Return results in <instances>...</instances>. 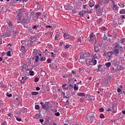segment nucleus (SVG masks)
<instances>
[{
    "label": "nucleus",
    "instance_id": "nucleus-1",
    "mask_svg": "<svg viewBox=\"0 0 125 125\" xmlns=\"http://www.w3.org/2000/svg\"><path fill=\"white\" fill-rule=\"evenodd\" d=\"M40 104L42 106V109H43L44 110H48V109L51 107L49 102H45V104L43 102H41Z\"/></svg>",
    "mask_w": 125,
    "mask_h": 125
},
{
    "label": "nucleus",
    "instance_id": "nucleus-2",
    "mask_svg": "<svg viewBox=\"0 0 125 125\" xmlns=\"http://www.w3.org/2000/svg\"><path fill=\"white\" fill-rule=\"evenodd\" d=\"M89 38V42H91V43H93V42H97V41H96V37L94 35V33H91L90 35Z\"/></svg>",
    "mask_w": 125,
    "mask_h": 125
},
{
    "label": "nucleus",
    "instance_id": "nucleus-3",
    "mask_svg": "<svg viewBox=\"0 0 125 125\" xmlns=\"http://www.w3.org/2000/svg\"><path fill=\"white\" fill-rule=\"evenodd\" d=\"M94 50L96 53L99 52L100 51V48H101V47L100 45H98L97 42H94Z\"/></svg>",
    "mask_w": 125,
    "mask_h": 125
},
{
    "label": "nucleus",
    "instance_id": "nucleus-4",
    "mask_svg": "<svg viewBox=\"0 0 125 125\" xmlns=\"http://www.w3.org/2000/svg\"><path fill=\"white\" fill-rule=\"evenodd\" d=\"M33 56H42V52H40L39 50L35 49L33 52Z\"/></svg>",
    "mask_w": 125,
    "mask_h": 125
},
{
    "label": "nucleus",
    "instance_id": "nucleus-5",
    "mask_svg": "<svg viewBox=\"0 0 125 125\" xmlns=\"http://www.w3.org/2000/svg\"><path fill=\"white\" fill-rule=\"evenodd\" d=\"M104 11H103V8H99L98 10L96 11V13L98 15V16H102L103 15V13Z\"/></svg>",
    "mask_w": 125,
    "mask_h": 125
},
{
    "label": "nucleus",
    "instance_id": "nucleus-6",
    "mask_svg": "<svg viewBox=\"0 0 125 125\" xmlns=\"http://www.w3.org/2000/svg\"><path fill=\"white\" fill-rule=\"evenodd\" d=\"M89 65L90 66H92V65H96L97 64V61L96 60L92 59L91 61H89L88 62Z\"/></svg>",
    "mask_w": 125,
    "mask_h": 125
},
{
    "label": "nucleus",
    "instance_id": "nucleus-7",
    "mask_svg": "<svg viewBox=\"0 0 125 125\" xmlns=\"http://www.w3.org/2000/svg\"><path fill=\"white\" fill-rule=\"evenodd\" d=\"M72 36L70 34H67L66 33H64L63 34V38L65 40H71Z\"/></svg>",
    "mask_w": 125,
    "mask_h": 125
},
{
    "label": "nucleus",
    "instance_id": "nucleus-8",
    "mask_svg": "<svg viewBox=\"0 0 125 125\" xmlns=\"http://www.w3.org/2000/svg\"><path fill=\"white\" fill-rule=\"evenodd\" d=\"M113 54H114V52H113L112 51H110L107 52V55L108 58H109L108 59V60H110V59H111V58H112L111 56Z\"/></svg>",
    "mask_w": 125,
    "mask_h": 125
},
{
    "label": "nucleus",
    "instance_id": "nucleus-9",
    "mask_svg": "<svg viewBox=\"0 0 125 125\" xmlns=\"http://www.w3.org/2000/svg\"><path fill=\"white\" fill-rule=\"evenodd\" d=\"M61 94L63 96V98H66V99H69V98H70V96L68 95V94L66 96L65 92H61Z\"/></svg>",
    "mask_w": 125,
    "mask_h": 125
},
{
    "label": "nucleus",
    "instance_id": "nucleus-10",
    "mask_svg": "<svg viewBox=\"0 0 125 125\" xmlns=\"http://www.w3.org/2000/svg\"><path fill=\"white\" fill-rule=\"evenodd\" d=\"M94 1L91 0L89 2V7H93V6L94 5Z\"/></svg>",
    "mask_w": 125,
    "mask_h": 125
},
{
    "label": "nucleus",
    "instance_id": "nucleus-11",
    "mask_svg": "<svg viewBox=\"0 0 125 125\" xmlns=\"http://www.w3.org/2000/svg\"><path fill=\"white\" fill-rule=\"evenodd\" d=\"M112 52H113V54H116V55H118L120 52V50H119V49H114L112 50Z\"/></svg>",
    "mask_w": 125,
    "mask_h": 125
},
{
    "label": "nucleus",
    "instance_id": "nucleus-12",
    "mask_svg": "<svg viewBox=\"0 0 125 125\" xmlns=\"http://www.w3.org/2000/svg\"><path fill=\"white\" fill-rule=\"evenodd\" d=\"M80 58H81L82 59H85L84 52H80Z\"/></svg>",
    "mask_w": 125,
    "mask_h": 125
},
{
    "label": "nucleus",
    "instance_id": "nucleus-13",
    "mask_svg": "<svg viewBox=\"0 0 125 125\" xmlns=\"http://www.w3.org/2000/svg\"><path fill=\"white\" fill-rule=\"evenodd\" d=\"M86 13V11H85V10H82V11L79 12V15H80V16L83 17Z\"/></svg>",
    "mask_w": 125,
    "mask_h": 125
},
{
    "label": "nucleus",
    "instance_id": "nucleus-14",
    "mask_svg": "<svg viewBox=\"0 0 125 125\" xmlns=\"http://www.w3.org/2000/svg\"><path fill=\"white\" fill-rule=\"evenodd\" d=\"M21 23H22L23 25H25L27 23V20H26L24 18H22Z\"/></svg>",
    "mask_w": 125,
    "mask_h": 125
},
{
    "label": "nucleus",
    "instance_id": "nucleus-15",
    "mask_svg": "<svg viewBox=\"0 0 125 125\" xmlns=\"http://www.w3.org/2000/svg\"><path fill=\"white\" fill-rule=\"evenodd\" d=\"M28 79V77L24 76L22 78L21 81V83H25L26 80Z\"/></svg>",
    "mask_w": 125,
    "mask_h": 125
},
{
    "label": "nucleus",
    "instance_id": "nucleus-16",
    "mask_svg": "<svg viewBox=\"0 0 125 125\" xmlns=\"http://www.w3.org/2000/svg\"><path fill=\"white\" fill-rule=\"evenodd\" d=\"M112 113H113V114H116V113H117V110H117V106H112Z\"/></svg>",
    "mask_w": 125,
    "mask_h": 125
},
{
    "label": "nucleus",
    "instance_id": "nucleus-17",
    "mask_svg": "<svg viewBox=\"0 0 125 125\" xmlns=\"http://www.w3.org/2000/svg\"><path fill=\"white\" fill-rule=\"evenodd\" d=\"M101 67H102V65L99 64L98 68L97 69V72H102V71H103V69Z\"/></svg>",
    "mask_w": 125,
    "mask_h": 125
},
{
    "label": "nucleus",
    "instance_id": "nucleus-18",
    "mask_svg": "<svg viewBox=\"0 0 125 125\" xmlns=\"http://www.w3.org/2000/svg\"><path fill=\"white\" fill-rule=\"evenodd\" d=\"M21 50L22 52H23V53H26V52H27V50L25 49V46H21Z\"/></svg>",
    "mask_w": 125,
    "mask_h": 125
},
{
    "label": "nucleus",
    "instance_id": "nucleus-19",
    "mask_svg": "<svg viewBox=\"0 0 125 125\" xmlns=\"http://www.w3.org/2000/svg\"><path fill=\"white\" fill-rule=\"evenodd\" d=\"M65 10H71V5L68 4L64 6Z\"/></svg>",
    "mask_w": 125,
    "mask_h": 125
},
{
    "label": "nucleus",
    "instance_id": "nucleus-20",
    "mask_svg": "<svg viewBox=\"0 0 125 125\" xmlns=\"http://www.w3.org/2000/svg\"><path fill=\"white\" fill-rule=\"evenodd\" d=\"M35 15L36 16V19H39V16H41V15H42V13L40 12H37Z\"/></svg>",
    "mask_w": 125,
    "mask_h": 125
},
{
    "label": "nucleus",
    "instance_id": "nucleus-21",
    "mask_svg": "<svg viewBox=\"0 0 125 125\" xmlns=\"http://www.w3.org/2000/svg\"><path fill=\"white\" fill-rule=\"evenodd\" d=\"M31 40H32V41H33V42H38V40H37L36 36H33L31 37Z\"/></svg>",
    "mask_w": 125,
    "mask_h": 125
},
{
    "label": "nucleus",
    "instance_id": "nucleus-22",
    "mask_svg": "<svg viewBox=\"0 0 125 125\" xmlns=\"http://www.w3.org/2000/svg\"><path fill=\"white\" fill-rule=\"evenodd\" d=\"M7 116L10 117L9 120H12L13 119V114L12 113H8Z\"/></svg>",
    "mask_w": 125,
    "mask_h": 125
},
{
    "label": "nucleus",
    "instance_id": "nucleus-23",
    "mask_svg": "<svg viewBox=\"0 0 125 125\" xmlns=\"http://www.w3.org/2000/svg\"><path fill=\"white\" fill-rule=\"evenodd\" d=\"M101 31L102 33H106V31H107V28L105 27H103L101 28Z\"/></svg>",
    "mask_w": 125,
    "mask_h": 125
},
{
    "label": "nucleus",
    "instance_id": "nucleus-24",
    "mask_svg": "<svg viewBox=\"0 0 125 125\" xmlns=\"http://www.w3.org/2000/svg\"><path fill=\"white\" fill-rule=\"evenodd\" d=\"M77 95L81 97H83V96L84 97H85V94H84V93H78Z\"/></svg>",
    "mask_w": 125,
    "mask_h": 125
},
{
    "label": "nucleus",
    "instance_id": "nucleus-25",
    "mask_svg": "<svg viewBox=\"0 0 125 125\" xmlns=\"http://www.w3.org/2000/svg\"><path fill=\"white\" fill-rule=\"evenodd\" d=\"M62 87L63 89H66V90H68V89L69 88V87L67 86V84H62Z\"/></svg>",
    "mask_w": 125,
    "mask_h": 125
},
{
    "label": "nucleus",
    "instance_id": "nucleus-26",
    "mask_svg": "<svg viewBox=\"0 0 125 125\" xmlns=\"http://www.w3.org/2000/svg\"><path fill=\"white\" fill-rule=\"evenodd\" d=\"M76 42H77L79 45H82V39H81L80 38H78L76 41Z\"/></svg>",
    "mask_w": 125,
    "mask_h": 125
},
{
    "label": "nucleus",
    "instance_id": "nucleus-27",
    "mask_svg": "<svg viewBox=\"0 0 125 125\" xmlns=\"http://www.w3.org/2000/svg\"><path fill=\"white\" fill-rule=\"evenodd\" d=\"M20 14H21V13L19 12V14H18V15H17L18 17L17 19H18L19 20H20L21 21V20H22V16H20Z\"/></svg>",
    "mask_w": 125,
    "mask_h": 125
},
{
    "label": "nucleus",
    "instance_id": "nucleus-28",
    "mask_svg": "<svg viewBox=\"0 0 125 125\" xmlns=\"http://www.w3.org/2000/svg\"><path fill=\"white\" fill-rule=\"evenodd\" d=\"M84 55H85V58H86V57L87 58L90 57V53L88 52H85Z\"/></svg>",
    "mask_w": 125,
    "mask_h": 125
},
{
    "label": "nucleus",
    "instance_id": "nucleus-29",
    "mask_svg": "<svg viewBox=\"0 0 125 125\" xmlns=\"http://www.w3.org/2000/svg\"><path fill=\"white\" fill-rule=\"evenodd\" d=\"M26 67H27V65H26L25 64H24L22 65H21V72L22 71H24V68H25Z\"/></svg>",
    "mask_w": 125,
    "mask_h": 125
},
{
    "label": "nucleus",
    "instance_id": "nucleus-30",
    "mask_svg": "<svg viewBox=\"0 0 125 125\" xmlns=\"http://www.w3.org/2000/svg\"><path fill=\"white\" fill-rule=\"evenodd\" d=\"M119 51L120 52H121V53H124V52H125V50H124V48H123V47L120 46L119 47Z\"/></svg>",
    "mask_w": 125,
    "mask_h": 125
},
{
    "label": "nucleus",
    "instance_id": "nucleus-31",
    "mask_svg": "<svg viewBox=\"0 0 125 125\" xmlns=\"http://www.w3.org/2000/svg\"><path fill=\"white\" fill-rule=\"evenodd\" d=\"M7 23L9 25V27H12V26L13 25V23H12V21H8Z\"/></svg>",
    "mask_w": 125,
    "mask_h": 125
},
{
    "label": "nucleus",
    "instance_id": "nucleus-32",
    "mask_svg": "<svg viewBox=\"0 0 125 125\" xmlns=\"http://www.w3.org/2000/svg\"><path fill=\"white\" fill-rule=\"evenodd\" d=\"M33 59L35 60V62H39V59H40V57L39 56H36L33 57Z\"/></svg>",
    "mask_w": 125,
    "mask_h": 125
},
{
    "label": "nucleus",
    "instance_id": "nucleus-33",
    "mask_svg": "<svg viewBox=\"0 0 125 125\" xmlns=\"http://www.w3.org/2000/svg\"><path fill=\"white\" fill-rule=\"evenodd\" d=\"M27 71H30V69H29V68H28V66H26L24 69H23V71H21L23 72L24 74L26 73V72H27Z\"/></svg>",
    "mask_w": 125,
    "mask_h": 125
},
{
    "label": "nucleus",
    "instance_id": "nucleus-34",
    "mask_svg": "<svg viewBox=\"0 0 125 125\" xmlns=\"http://www.w3.org/2000/svg\"><path fill=\"white\" fill-rule=\"evenodd\" d=\"M100 6V5H99V4H96L95 6H94V9L95 10H96V9H98V8H99Z\"/></svg>",
    "mask_w": 125,
    "mask_h": 125
},
{
    "label": "nucleus",
    "instance_id": "nucleus-35",
    "mask_svg": "<svg viewBox=\"0 0 125 125\" xmlns=\"http://www.w3.org/2000/svg\"><path fill=\"white\" fill-rule=\"evenodd\" d=\"M119 13L120 14H125V10L124 9L120 10Z\"/></svg>",
    "mask_w": 125,
    "mask_h": 125
},
{
    "label": "nucleus",
    "instance_id": "nucleus-36",
    "mask_svg": "<svg viewBox=\"0 0 125 125\" xmlns=\"http://www.w3.org/2000/svg\"><path fill=\"white\" fill-rule=\"evenodd\" d=\"M105 65L106 68H109L110 67V66H111V62H107L106 63H105Z\"/></svg>",
    "mask_w": 125,
    "mask_h": 125
},
{
    "label": "nucleus",
    "instance_id": "nucleus-37",
    "mask_svg": "<svg viewBox=\"0 0 125 125\" xmlns=\"http://www.w3.org/2000/svg\"><path fill=\"white\" fill-rule=\"evenodd\" d=\"M2 38H7L8 37V34L7 33H4L1 35Z\"/></svg>",
    "mask_w": 125,
    "mask_h": 125
},
{
    "label": "nucleus",
    "instance_id": "nucleus-38",
    "mask_svg": "<svg viewBox=\"0 0 125 125\" xmlns=\"http://www.w3.org/2000/svg\"><path fill=\"white\" fill-rule=\"evenodd\" d=\"M79 62H80V63H83L84 62V59H82L80 58Z\"/></svg>",
    "mask_w": 125,
    "mask_h": 125
},
{
    "label": "nucleus",
    "instance_id": "nucleus-39",
    "mask_svg": "<svg viewBox=\"0 0 125 125\" xmlns=\"http://www.w3.org/2000/svg\"><path fill=\"white\" fill-rule=\"evenodd\" d=\"M107 39H108V37L106 36V34H104L103 40V41H104V42H106Z\"/></svg>",
    "mask_w": 125,
    "mask_h": 125
},
{
    "label": "nucleus",
    "instance_id": "nucleus-40",
    "mask_svg": "<svg viewBox=\"0 0 125 125\" xmlns=\"http://www.w3.org/2000/svg\"><path fill=\"white\" fill-rule=\"evenodd\" d=\"M11 52L10 51H8L7 53V56H8L9 57H11Z\"/></svg>",
    "mask_w": 125,
    "mask_h": 125
},
{
    "label": "nucleus",
    "instance_id": "nucleus-41",
    "mask_svg": "<svg viewBox=\"0 0 125 125\" xmlns=\"http://www.w3.org/2000/svg\"><path fill=\"white\" fill-rule=\"evenodd\" d=\"M21 43H22L21 46H26V42H25V41L23 40L21 41Z\"/></svg>",
    "mask_w": 125,
    "mask_h": 125
},
{
    "label": "nucleus",
    "instance_id": "nucleus-42",
    "mask_svg": "<svg viewBox=\"0 0 125 125\" xmlns=\"http://www.w3.org/2000/svg\"><path fill=\"white\" fill-rule=\"evenodd\" d=\"M101 21H102V18L98 19L97 21V24H100V23L101 22Z\"/></svg>",
    "mask_w": 125,
    "mask_h": 125
},
{
    "label": "nucleus",
    "instance_id": "nucleus-43",
    "mask_svg": "<svg viewBox=\"0 0 125 125\" xmlns=\"http://www.w3.org/2000/svg\"><path fill=\"white\" fill-rule=\"evenodd\" d=\"M113 7L115 10H118V9H119V7L117 5L113 4Z\"/></svg>",
    "mask_w": 125,
    "mask_h": 125
},
{
    "label": "nucleus",
    "instance_id": "nucleus-44",
    "mask_svg": "<svg viewBox=\"0 0 125 125\" xmlns=\"http://www.w3.org/2000/svg\"><path fill=\"white\" fill-rule=\"evenodd\" d=\"M9 33H10V34H13V33H14V31H13V28H12V27H10V31H9Z\"/></svg>",
    "mask_w": 125,
    "mask_h": 125
},
{
    "label": "nucleus",
    "instance_id": "nucleus-45",
    "mask_svg": "<svg viewBox=\"0 0 125 125\" xmlns=\"http://www.w3.org/2000/svg\"><path fill=\"white\" fill-rule=\"evenodd\" d=\"M83 7L84 9H86V10H87L88 9V5H83Z\"/></svg>",
    "mask_w": 125,
    "mask_h": 125
},
{
    "label": "nucleus",
    "instance_id": "nucleus-46",
    "mask_svg": "<svg viewBox=\"0 0 125 125\" xmlns=\"http://www.w3.org/2000/svg\"><path fill=\"white\" fill-rule=\"evenodd\" d=\"M15 118H16L17 121H18V122H21L22 121V119L21 118H19V117H17V116H15Z\"/></svg>",
    "mask_w": 125,
    "mask_h": 125
},
{
    "label": "nucleus",
    "instance_id": "nucleus-47",
    "mask_svg": "<svg viewBox=\"0 0 125 125\" xmlns=\"http://www.w3.org/2000/svg\"><path fill=\"white\" fill-rule=\"evenodd\" d=\"M88 99L90 101H92V100H93V96L90 95L89 96Z\"/></svg>",
    "mask_w": 125,
    "mask_h": 125
},
{
    "label": "nucleus",
    "instance_id": "nucleus-48",
    "mask_svg": "<svg viewBox=\"0 0 125 125\" xmlns=\"http://www.w3.org/2000/svg\"><path fill=\"white\" fill-rule=\"evenodd\" d=\"M120 48V44H117L114 46V49H118Z\"/></svg>",
    "mask_w": 125,
    "mask_h": 125
},
{
    "label": "nucleus",
    "instance_id": "nucleus-49",
    "mask_svg": "<svg viewBox=\"0 0 125 125\" xmlns=\"http://www.w3.org/2000/svg\"><path fill=\"white\" fill-rule=\"evenodd\" d=\"M29 75L30 76H34L35 74L34 73V72L32 70H29Z\"/></svg>",
    "mask_w": 125,
    "mask_h": 125
},
{
    "label": "nucleus",
    "instance_id": "nucleus-50",
    "mask_svg": "<svg viewBox=\"0 0 125 125\" xmlns=\"http://www.w3.org/2000/svg\"><path fill=\"white\" fill-rule=\"evenodd\" d=\"M22 110L23 111L24 113H27V112H28V109L25 107L22 108Z\"/></svg>",
    "mask_w": 125,
    "mask_h": 125
},
{
    "label": "nucleus",
    "instance_id": "nucleus-51",
    "mask_svg": "<svg viewBox=\"0 0 125 125\" xmlns=\"http://www.w3.org/2000/svg\"><path fill=\"white\" fill-rule=\"evenodd\" d=\"M59 37V35L58 34H56L55 36V41H58Z\"/></svg>",
    "mask_w": 125,
    "mask_h": 125
},
{
    "label": "nucleus",
    "instance_id": "nucleus-52",
    "mask_svg": "<svg viewBox=\"0 0 125 125\" xmlns=\"http://www.w3.org/2000/svg\"><path fill=\"white\" fill-rule=\"evenodd\" d=\"M31 94L32 95H38V94H39V92H32Z\"/></svg>",
    "mask_w": 125,
    "mask_h": 125
},
{
    "label": "nucleus",
    "instance_id": "nucleus-53",
    "mask_svg": "<svg viewBox=\"0 0 125 125\" xmlns=\"http://www.w3.org/2000/svg\"><path fill=\"white\" fill-rule=\"evenodd\" d=\"M52 61V60H51V59L50 58H48L47 60V62L48 64H49L50 63H51V62Z\"/></svg>",
    "mask_w": 125,
    "mask_h": 125
},
{
    "label": "nucleus",
    "instance_id": "nucleus-54",
    "mask_svg": "<svg viewBox=\"0 0 125 125\" xmlns=\"http://www.w3.org/2000/svg\"><path fill=\"white\" fill-rule=\"evenodd\" d=\"M6 96L8 97H9V98H10V97H12V94H11V93H8V92H7V93H6Z\"/></svg>",
    "mask_w": 125,
    "mask_h": 125
},
{
    "label": "nucleus",
    "instance_id": "nucleus-55",
    "mask_svg": "<svg viewBox=\"0 0 125 125\" xmlns=\"http://www.w3.org/2000/svg\"><path fill=\"white\" fill-rule=\"evenodd\" d=\"M39 81H40V79H39V78H38V77L35 78L34 82L35 83H38V82H39Z\"/></svg>",
    "mask_w": 125,
    "mask_h": 125
},
{
    "label": "nucleus",
    "instance_id": "nucleus-56",
    "mask_svg": "<svg viewBox=\"0 0 125 125\" xmlns=\"http://www.w3.org/2000/svg\"><path fill=\"white\" fill-rule=\"evenodd\" d=\"M86 13H88V14H90L92 11L91 10L88 11V9H87V10H85Z\"/></svg>",
    "mask_w": 125,
    "mask_h": 125
},
{
    "label": "nucleus",
    "instance_id": "nucleus-57",
    "mask_svg": "<svg viewBox=\"0 0 125 125\" xmlns=\"http://www.w3.org/2000/svg\"><path fill=\"white\" fill-rule=\"evenodd\" d=\"M39 27V25H34L33 27H32V29H33V30H37V28H38Z\"/></svg>",
    "mask_w": 125,
    "mask_h": 125
},
{
    "label": "nucleus",
    "instance_id": "nucleus-58",
    "mask_svg": "<svg viewBox=\"0 0 125 125\" xmlns=\"http://www.w3.org/2000/svg\"><path fill=\"white\" fill-rule=\"evenodd\" d=\"M35 119H39L40 118V115L36 114L34 117Z\"/></svg>",
    "mask_w": 125,
    "mask_h": 125
},
{
    "label": "nucleus",
    "instance_id": "nucleus-59",
    "mask_svg": "<svg viewBox=\"0 0 125 125\" xmlns=\"http://www.w3.org/2000/svg\"><path fill=\"white\" fill-rule=\"evenodd\" d=\"M45 60H46V59L45 58V57H42L40 59V61H45Z\"/></svg>",
    "mask_w": 125,
    "mask_h": 125
},
{
    "label": "nucleus",
    "instance_id": "nucleus-60",
    "mask_svg": "<svg viewBox=\"0 0 125 125\" xmlns=\"http://www.w3.org/2000/svg\"><path fill=\"white\" fill-rule=\"evenodd\" d=\"M15 22H17V23H21V21H20V20H19V19H16L15 20Z\"/></svg>",
    "mask_w": 125,
    "mask_h": 125
},
{
    "label": "nucleus",
    "instance_id": "nucleus-61",
    "mask_svg": "<svg viewBox=\"0 0 125 125\" xmlns=\"http://www.w3.org/2000/svg\"><path fill=\"white\" fill-rule=\"evenodd\" d=\"M35 108L36 110H39L40 109V105H36Z\"/></svg>",
    "mask_w": 125,
    "mask_h": 125
},
{
    "label": "nucleus",
    "instance_id": "nucleus-62",
    "mask_svg": "<svg viewBox=\"0 0 125 125\" xmlns=\"http://www.w3.org/2000/svg\"><path fill=\"white\" fill-rule=\"evenodd\" d=\"M64 49H67V48H69V47H70V46L68 44L64 45Z\"/></svg>",
    "mask_w": 125,
    "mask_h": 125
},
{
    "label": "nucleus",
    "instance_id": "nucleus-63",
    "mask_svg": "<svg viewBox=\"0 0 125 125\" xmlns=\"http://www.w3.org/2000/svg\"><path fill=\"white\" fill-rule=\"evenodd\" d=\"M100 118H101V119H104V115L103 113L100 114Z\"/></svg>",
    "mask_w": 125,
    "mask_h": 125
},
{
    "label": "nucleus",
    "instance_id": "nucleus-64",
    "mask_svg": "<svg viewBox=\"0 0 125 125\" xmlns=\"http://www.w3.org/2000/svg\"><path fill=\"white\" fill-rule=\"evenodd\" d=\"M99 111L100 112H104V108H103V107H101L99 109Z\"/></svg>",
    "mask_w": 125,
    "mask_h": 125
}]
</instances>
